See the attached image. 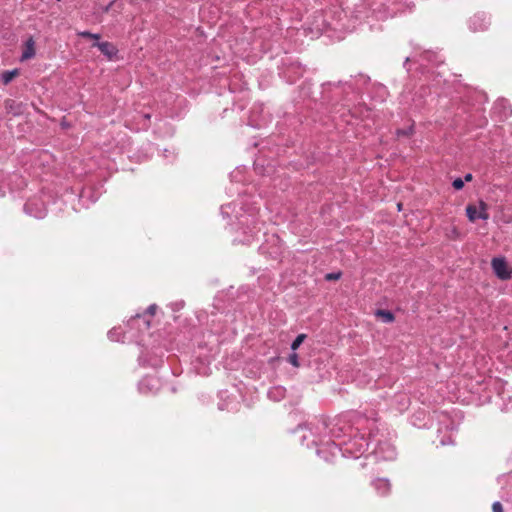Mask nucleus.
<instances>
[{
    "label": "nucleus",
    "instance_id": "1",
    "mask_svg": "<svg viewBox=\"0 0 512 512\" xmlns=\"http://www.w3.org/2000/svg\"><path fill=\"white\" fill-rule=\"evenodd\" d=\"M302 432V446L315 448L318 457L332 462L343 458L360 459L362 468L372 467L381 461H393L397 450L390 432L380 430L376 413L349 411L332 419H320L306 426H298Z\"/></svg>",
    "mask_w": 512,
    "mask_h": 512
},
{
    "label": "nucleus",
    "instance_id": "2",
    "mask_svg": "<svg viewBox=\"0 0 512 512\" xmlns=\"http://www.w3.org/2000/svg\"><path fill=\"white\" fill-rule=\"evenodd\" d=\"M443 62V57L438 52L419 45L413 46L412 54L405 58L403 66L412 77L418 76V82L413 85L406 84L401 93L399 102L403 110L410 113L422 111L431 93L428 86L436 87L441 83V75L434 71V67Z\"/></svg>",
    "mask_w": 512,
    "mask_h": 512
},
{
    "label": "nucleus",
    "instance_id": "3",
    "mask_svg": "<svg viewBox=\"0 0 512 512\" xmlns=\"http://www.w3.org/2000/svg\"><path fill=\"white\" fill-rule=\"evenodd\" d=\"M220 214L223 219L229 220L231 231L234 233L233 242L239 244L250 245L258 240V235L266 222L260 206L245 195L222 205Z\"/></svg>",
    "mask_w": 512,
    "mask_h": 512
},
{
    "label": "nucleus",
    "instance_id": "4",
    "mask_svg": "<svg viewBox=\"0 0 512 512\" xmlns=\"http://www.w3.org/2000/svg\"><path fill=\"white\" fill-rule=\"evenodd\" d=\"M432 419L437 423V439L440 445H452L453 433L458 430L463 420L462 412L458 409L434 411Z\"/></svg>",
    "mask_w": 512,
    "mask_h": 512
},
{
    "label": "nucleus",
    "instance_id": "5",
    "mask_svg": "<svg viewBox=\"0 0 512 512\" xmlns=\"http://www.w3.org/2000/svg\"><path fill=\"white\" fill-rule=\"evenodd\" d=\"M481 385H483V390L488 393V399H491L492 392L496 394V397L502 402L501 404L499 403L502 411L507 412L512 410V391L506 389V381L489 376L484 378Z\"/></svg>",
    "mask_w": 512,
    "mask_h": 512
},
{
    "label": "nucleus",
    "instance_id": "6",
    "mask_svg": "<svg viewBox=\"0 0 512 512\" xmlns=\"http://www.w3.org/2000/svg\"><path fill=\"white\" fill-rule=\"evenodd\" d=\"M150 325L149 319L137 313L127 321L124 338H127L128 342L143 345L144 336L149 335Z\"/></svg>",
    "mask_w": 512,
    "mask_h": 512
},
{
    "label": "nucleus",
    "instance_id": "7",
    "mask_svg": "<svg viewBox=\"0 0 512 512\" xmlns=\"http://www.w3.org/2000/svg\"><path fill=\"white\" fill-rule=\"evenodd\" d=\"M370 84V77L364 74H358L355 77H351L349 81H339V82H328L326 85L335 86V87H343L344 91H351L354 94H361L368 90V85ZM325 86V84H323Z\"/></svg>",
    "mask_w": 512,
    "mask_h": 512
},
{
    "label": "nucleus",
    "instance_id": "8",
    "mask_svg": "<svg viewBox=\"0 0 512 512\" xmlns=\"http://www.w3.org/2000/svg\"><path fill=\"white\" fill-rule=\"evenodd\" d=\"M235 318L234 313H226L225 315L218 316L217 319H212V328L210 333L213 335H235L237 333V327L233 325Z\"/></svg>",
    "mask_w": 512,
    "mask_h": 512
},
{
    "label": "nucleus",
    "instance_id": "9",
    "mask_svg": "<svg viewBox=\"0 0 512 512\" xmlns=\"http://www.w3.org/2000/svg\"><path fill=\"white\" fill-rule=\"evenodd\" d=\"M271 122V115L266 110L264 104L255 103L250 110L248 124L256 129H261Z\"/></svg>",
    "mask_w": 512,
    "mask_h": 512
},
{
    "label": "nucleus",
    "instance_id": "10",
    "mask_svg": "<svg viewBox=\"0 0 512 512\" xmlns=\"http://www.w3.org/2000/svg\"><path fill=\"white\" fill-rule=\"evenodd\" d=\"M259 250L271 258L277 259L284 251V244L277 235L272 234L265 243L260 245Z\"/></svg>",
    "mask_w": 512,
    "mask_h": 512
},
{
    "label": "nucleus",
    "instance_id": "11",
    "mask_svg": "<svg viewBox=\"0 0 512 512\" xmlns=\"http://www.w3.org/2000/svg\"><path fill=\"white\" fill-rule=\"evenodd\" d=\"M24 212L36 219H43L47 214V207L41 197H32L24 204Z\"/></svg>",
    "mask_w": 512,
    "mask_h": 512
},
{
    "label": "nucleus",
    "instance_id": "12",
    "mask_svg": "<svg viewBox=\"0 0 512 512\" xmlns=\"http://www.w3.org/2000/svg\"><path fill=\"white\" fill-rule=\"evenodd\" d=\"M102 194V185L86 186L78 195V202L83 208H88L94 204Z\"/></svg>",
    "mask_w": 512,
    "mask_h": 512
},
{
    "label": "nucleus",
    "instance_id": "13",
    "mask_svg": "<svg viewBox=\"0 0 512 512\" xmlns=\"http://www.w3.org/2000/svg\"><path fill=\"white\" fill-rule=\"evenodd\" d=\"M162 387V381L155 375H147L143 377L138 383V390L144 395H154Z\"/></svg>",
    "mask_w": 512,
    "mask_h": 512
},
{
    "label": "nucleus",
    "instance_id": "14",
    "mask_svg": "<svg viewBox=\"0 0 512 512\" xmlns=\"http://www.w3.org/2000/svg\"><path fill=\"white\" fill-rule=\"evenodd\" d=\"M491 25L490 17L484 12H478L471 16L467 21L468 29L471 32H484Z\"/></svg>",
    "mask_w": 512,
    "mask_h": 512
},
{
    "label": "nucleus",
    "instance_id": "15",
    "mask_svg": "<svg viewBox=\"0 0 512 512\" xmlns=\"http://www.w3.org/2000/svg\"><path fill=\"white\" fill-rule=\"evenodd\" d=\"M163 356L164 353L162 351L159 354L142 351L138 361L142 367L158 368L163 363Z\"/></svg>",
    "mask_w": 512,
    "mask_h": 512
},
{
    "label": "nucleus",
    "instance_id": "16",
    "mask_svg": "<svg viewBox=\"0 0 512 512\" xmlns=\"http://www.w3.org/2000/svg\"><path fill=\"white\" fill-rule=\"evenodd\" d=\"M494 274L501 280H507L511 277V269L503 257H494L491 261Z\"/></svg>",
    "mask_w": 512,
    "mask_h": 512
},
{
    "label": "nucleus",
    "instance_id": "17",
    "mask_svg": "<svg viewBox=\"0 0 512 512\" xmlns=\"http://www.w3.org/2000/svg\"><path fill=\"white\" fill-rule=\"evenodd\" d=\"M466 215L471 222H475L478 219L487 220L489 218L487 204L481 200L479 202V207L475 205H468L466 207Z\"/></svg>",
    "mask_w": 512,
    "mask_h": 512
},
{
    "label": "nucleus",
    "instance_id": "18",
    "mask_svg": "<svg viewBox=\"0 0 512 512\" xmlns=\"http://www.w3.org/2000/svg\"><path fill=\"white\" fill-rule=\"evenodd\" d=\"M375 493L380 497H387L391 494L392 484L390 479L386 477H377L372 479L370 483Z\"/></svg>",
    "mask_w": 512,
    "mask_h": 512
},
{
    "label": "nucleus",
    "instance_id": "19",
    "mask_svg": "<svg viewBox=\"0 0 512 512\" xmlns=\"http://www.w3.org/2000/svg\"><path fill=\"white\" fill-rule=\"evenodd\" d=\"M92 47H97L108 60L114 59L118 54V48L108 41H96Z\"/></svg>",
    "mask_w": 512,
    "mask_h": 512
},
{
    "label": "nucleus",
    "instance_id": "20",
    "mask_svg": "<svg viewBox=\"0 0 512 512\" xmlns=\"http://www.w3.org/2000/svg\"><path fill=\"white\" fill-rule=\"evenodd\" d=\"M219 402L218 409L219 410H227L234 411L237 410V403L232 400L231 395L227 390H221L218 393Z\"/></svg>",
    "mask_w": 512,
    "mask_h": 512
},
{
    "label": "nucleus",
    "instance_id": "21",
    "mask_svg": "<svg viewBox=\"0 0 512 512\" xmlns=\"http://www.w3.org/2000/svg\"><path fill=\"white\" fill-rule=\"evenodd\" d=\"M303 73L304 68L299 63H292L283 71V76L287 82L294 83Z\"/></svg>",
    "mask_w": 512,
    "mask_h": 512
},
{
    "label": "nucleus",
    "instance_id": "22",
    "mask_svg": "<svg viewBox=\"0 0 512 512\" xmlns=\"http://www.w3.org/2000/svg\"><path fill=\"white\" fill-rule=\"evenodd\" d=\"M427 414L425 411H417L414 413L410 419V422L413 426L417 428H429L428 421H426Z\"/></svg>",
    "mask_w": 512,
    "mask_h": 512
},
{
    "label": "nucleus",
    "instance_id": "23",
    "mask_svg": "<svg viewBox=\"0 0 512 512\" xmlns=\"http://www.w3.org/2000/svg\"><path fill=\"white\" fill-rule=\"evenodd\" d=\"M494 110L500 114L501 118H507L511 115L512 110L510 104L505 99H499L494 105Z\"/></svg>",
    "mask_w": 512,
    "mask_h": 512
},
{
    "label": "nucleus",
    "instance_id": "24",
    "mask_svg": "<svg viewBox=\"0 0 512 512\" xmlns=\"http://www.w3.org/2000/svg\"><path fill=\"white\" fill-rule=\"evenodd\" d=\"M267 396L272 401H281L286 396V388L281 385L273 386L268 390Z\"/></svg>",
    "mask_w": 512,
    "mask_h": 512
},
{
    "label": "nucleus",
    "instance_id": "25",
    "mask_svg": "<svg viewBox=\"0 0 512 512\" xmlns=\"http://www.w3.org/2000/svg\"><path fill=\"white\" fill-rule=\"evenodd\" d=\"M370 5H371L370 10L372 12V15L378 20H384L393 15V14L389 13L387 8L384 7L382 4L377 5L375 2H373Z\"/></svg>",
    "mask_w": 512,
    "mask_h": 512
},
{
    "label": "nucleus",
    "instance_id": "26",
    "mask_svg": "<svg viewBox=\"0 0 512 512\" xmlns=\"http://www.w3.org/2000/svg\"><path fill=\"white\" fill-rule=\"evenodd\" d=\"M36 54V51H35V41L32 37H29L26 41H25V47H24V50L22 52V55H21V61H25V60H28V59H31L35 56Z\"/></svg>",
    "mask_w": 512,
    "mask_h": 512
},
{
    "label": "nucleus",
    "instance_id": "27",
    "mask_svg": "<svg viewBox=\"0 0 512 512\" xmlns=\"http://www.w3.org/2000/svg\"><path fill=\"white\" fill-rule=\"evenodd\" d=\"M394 401L397 404V409L403 412L408 409L410 405V398L405 393H398L394 396Z\"/></svg>",
    "mask_w": 512,
    "mask_h": 512
},
{
    "label": "nucleus",
    "instance_id": "28",
    "mask_svg": "<svg viewBox=\"0 0 512 512\" xmlns=\"http://www.w3.org/2000/svg\"><path fill=\"white\" fill-rule=\"evenodd\" d=\"M124 333L125 330L121 327H114L108 331L107 336L111 341L126 342L127 338H124Z\"/></svg>",
    "mask_w": 512,
    "mask_h": 512
},
{
    "label": "nucleus",
    "instance_id": "29",
    "mask_svg": "<svg viewBox=\"0 0 512 512\" xmlns=\"http://www.w3.org/2000/svg\"><path fill=\"white\" fill-rule=\"evenodd\" d=\"M17 74H18L17 69L4 71L1 74V80H2L3 84L6 85V84L10 83Z\"/></svg>",
    "mask_w": 512,
    "mask_h": 512
},
{
    "label": "nucleus",
    "instance_id": "30",
    "mask_svg": "<svg viewBox=\"0 0 512 512\" xmlns=\"http://www.w3.org/2000/svg\"><path fill=\"white\" fill-rule=\"evenodd\" d=\"M306 337H307L306 334H303V333L297 335L296 338L292 341L290 349L292 351H296L300 347V345L304 342Z\"/></svg>",
    "mask_w": 512,
    "mask_h": 512
},
{
    "label": "nucleus",
    "instance_id": "31",
    "mask_svg": "<svg viewBox=\"0 0 512 512\" xmlns=\"http://www.w3.org/2000/svg\"><path fill=\"white\" fill-rule=\"evenodd\" d=\"M157 309V305L156 304H151L148 306V308L140 313L142 316H145L146 319H149L151 321V319L153 318L154 314H155V311Z\"/></svg>",
    "mask_w": 512,
    "mask_h": 512
},
{
    "label": "nucleus",
    "instance_id": "32",
    "mask_svg": "<svg viewBox=\"0 0 512 512\" xmlns=\"http://www.w3.org/2000/svg\"><path fill=\"white\" fill-rule=\"evenodd\" d=\"M287 361L293 366L298 368L300 366L299 357L296 351H292V353L289 354Z\"/></svg>",
    "mask_w": 512,
    "mask_h": 512
},
{
    "label": "nucleus",
    "instance_id": "33",
    "mask_svg": "<svg viewBox=\"0 0 512 512\" xmlns=\"http://www.w3.org/2000/svg\"><path fill=\"white\" fill-rule=\"evenodd\" d=\"M78 36L82 37V38H91V39H94L96 41H98L100 39V35L97 34V33H92L90 31H80L78 32Z\"/></svg>",
    "mask_w": 512,
    "mask_h": 512
},
{
    "label": "nucleus",
    "instance_id": "34",
    "mask_svg": "<svg viewBox=\"0 0 512 512\" xmlns=\"http://www.w3.org/2000/svg\"><path fill=\"white\" fill-rule=\"evenodd\" d=\"M378 314L383 317V321L386 322V323H390V322H392L394 320V315L390 311L380 310L378 312Z\"/></svg>",
    "mask_w": 512,
    "mask_h": 512
},
{
    "label": "nucleus",
    "instance_id": "35",
    "mask_svg": "<svg viewBox=\"0 0 512 512\" xmlns=\"http://www.w3.org/2000/svg\"><path fill=\"white\" fill-rule=\"evenodd\" d=\"M413 131H414V125L412 124V125H410L407 128L398 129L396 131V135L399 136V137L400 136H410V135H412Z\"/></svg>",
    "mask_w": 512,
    "mask_h": 512
},
{
    "label": "nucleus",
    "instance_id": "36",
    "mask_svg": "<svg viewBox=\"0 0 512 512\" xmlns=\"http://www.w3.org/2000/svg\"><path fill=\"white\" fill-rule=\"evenodd\" d=\"M163 156L168 159V161L172 162L176 159V152L174 150H171V149H164L163 150Z\"/></svg>",
    "mask_w": 512,
    "mask_h": 512
},
{
    "label": "nucleus",
    "instance_id": "37",
    "mask_svg": "<svg viewBox=\"0 0 512 512\" xmlns=\"http://www.w3.org/2000/svg\"><path fill=\"white\" fill-rule=\"evenodd\" d=\"M464 180L460 177H457L453 180L452 186L455 190H461L464 187Z\"/></svg>",
    "mask_w": 512,
    "mask_h": 512
},
{
    "label": "nucleus",
    "instance_id": "38",
    "mask_svg": "<svg viewBox=\"0 0 512 512\" xmlns=\"http://www.w3.org/2000/svg\"><path fill=\"white\" fill-rule=\"evenodd\" d=\"M342 273L340 271L338 272H331V273H327L325 275V279L328 280V281H332V280H338L340 279Z\"/></svg>",
    "mask_w": 512,
    "mask_h": 512
},
{
    "label": "nucleus",
    "instance_id": "39",
    "mask_svg": "<svg viewBox=\"0 0 512 512\" xmlns=\"http://www.w3.org/2000/svg\"><path fill=\"white\" fill-rule=\"evenodd\" d=\"M493 512H503V506L499 501H495L492 505Z\"/></svg>",
    "mask_w": 512,
    "mask_h": 512
},
{
    "label": "nucleus",
    "instance_id": "40",
    "mask_svg": "<svg viewBox=\"0 0 512 512\" xmlns=\"http://www.w3.org/2000/svg\"><path fill=\"white\" fill-rule=\"evenodd\" d=\"M351 113H352V116L353 117H361L362 116V109L361 108H354L353 110H351Z\"/></svg>",
    "mask_w": 512,
    "mask_h": 512
},
{
    "label": "nucleus",
    "instance_id": "41",
    "mask_svg": "<svg viewBox=\"0 0 512 512\" xmlns=\"http://www.w3.org/2000/svg\"><path fill=\"white\" fill-rule=\"evenodd\" d=\"M378 90L380 92V95L382 98H384V96L386 95L387 91H386V88L383 86V85H379L378 86Z\"/></svg>",
    "mask_w": 512,
    "mask_h": 512
},
{
    "label": "nucleus",
    "instance_id": "42",
    "mask_svg": "<svg viewBox=\"0 0 512 512\" xmlns=\"http://www.w3.org/2000/svg\"><path fill=\"white\" fill-rule=\"evenodd\" d=\"M464 180V183L465 182H470L472 179H473V176L471 173H467L464 178H462Z\"/></svg>",
    "mask_w": 512,
    "mask_h": 512
},
{
    "label": "nucleus",
    "instance_id": "43",
    "mask_svg": "<svg viewBox=\"0 0 512 512\" xmlns=\"http://www.w3.org/2000/svg\"><path fill=\"white\" fill-rule=\"evenodd\" d=\"M477 97H478V98H479V100H481V101H486V100H487V99H486V95H485L484 93H482V92L477 93Z\"/></svg>",
    "mask_w": 512,
    "mask_h": 512
},
{
    "label": "nucleus",
    "instance_id": "44",
    "mask_svg": "<svg viewBox=\"0 0 512 512\" xmlns=\"http://www.w3.org/2000/svg\"><path fill=\"white\" fill-rule=\"evenodd\" d=\"M141 116H142V117H143V119H144V120H146V121H149V120H150V118H151V115H150L149 113H144V114H142Z\"/></svg>",
    "mask_w": 512,
    "mask_h": 512
},
{
    "label": "nucleus",
    "instance_id": "45",
    "mask_svg": "<svg viewBox=\"0 0 512 512\" xmlns=\"http://www.w3.org/2000/svg\"><path fill=\"white\" fill-rule=\"evenodd\" d=\"M254 167H255V170H257V171L259 170V164L257 162H255Z\"/></svg>",
    "mask_w": 512,
    "mask_h": 512
},
{
    "label": "nucleus",
    "instance_id": "46",
    "mask_svg": "<svg viewBox=\"0 0 512 512\" xmlns=\"http://www.w3.org/2000/svg\"><path fill=\"white\" fill-rule=\"evenodd\" d=\"M129 2H130L131 4H136V3L138 2V0H129Z\"/></svg>",
    "mask_w": 512,
    "mask_h": 512
},
{
    "label": "nucleus",
    "instance_id": "47",
    "mask_svg": "<svg viewBox=\"0 0 512 512\" xmlns=\"http://www.w3.org/2000/svg\"><path fill=\"white\" fill-rule=\"evenodd\" d=\"M110 7H111V4H109L108 6H106L105 11H108V10L110 9Z\"/></svg>",
    "mask_w": 512,
    "mask_h": 512
},
{
    "label": "nucleus",
    "instance_id": "48",
    "mask_svg": "<svg viewBox=\"0 0 512 512\" xmlns=\"http://www.w3.org/2000/svg\"><path fill=\"white\" fill-rule=\"evenodd\" d=\"M506 223H512V217L505 221Z\"/></svg>",
    "mask_w": 512,
    "mask_h": 512
},
{
    "label": "nucleus",
    "instance_id": "49",
    "mask_svg": "<svg viewBox=\"0 0 512 512\" xmlns=\"http://www.w3.org/2000/svg\"><path fill=\"white\" fill-rule=\"evenodd\" d=\"M509 357H510V360L512 361V352L510 353Z\"/></svg>",
    "mask_w": 512,
    "mask_h": 512
}]
</instances>
